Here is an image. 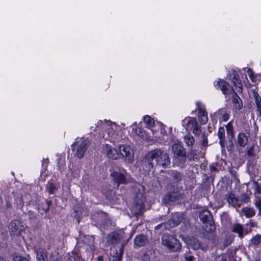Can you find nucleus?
<instances>
[{
	"label": "nucleus",
	"mask_w": 261,
	"mask_h": 261,
	"mask_svg": "<svg viewBox=\"0 0 261 261\" xmlns=\"http://www.w3.org/2000/svg\"><path fill=\"white\" fill-rule=\"evenodd\" d=\"M214 86L216 89H220L222 93L226 96L231 94L230 100L232 105V111L233 113H237L242 109L243 106L242 100L228 82L219 78L214 82Z\"/></svg>",
	"instance_id": "1"
},
{
	"label": "nucleus",
	"mask_w": 261,
	"mask_h": 261,
	"mask_svg": "<svg viewBox=\"0 0 261 261\" xmlns=\"http://www.w3.org/2000/svg\"><path fill=\"white\" fill-rule=\"evenodd\" d=\"M167 192L162 198V201L167 205L174 203L184 198L185 194L182 190H180L177 185L169 184Z\"/></svg>",
	"instance_id": "2"
},
{
	"label": "nucleus",
	"mask_w": 261,
	"mask_h": 261,
	"mask_svg": "<svg viewBox=\"0 0 261 261\" xmlns=\"http://www.w3.org/2000/svg\"><path fill=\"white\" fill-rule=\"evenodd\" d=\"M199 218L203 224V229L207 232H212L216 227L212 214L207 209L201 211L199 215Z\"/></svg>",
	"instance_id": "3"
},
{
	"label": "nucleus",
	"mask_w": 261,
	"mask_h": 261,
	"mask_svg": "<svg viewBox=\"0 0 261 261\" xmlns=\"http://www.w3.org/2000/svg\"><path fill=\"white\" fill-rule=\"evenodd\" d=\"M162 243L164 246H167L172 252L178 251L181 249V246L179 241L172 236H163Z\"/></svg>",
	"instance_id": "4"
},
{
	"label": "nucleus",
	"mask_w": 261,
	"mask_h": 261,
	"mask_svg": "<svg viewBox=\"0 0 261 261\" xmlns=\"http://www.w3.org/2000/svg\"><path fill=\"white\" fill-rule=\"evenodd\" d=\"M112 177V181L114 186L118 188L120 185H126L129 183V180L122 173L117 171H113L110 174Z\"/></svg>",
	"instance_id": "5"
},
{
	"label": "nucleus",
	"mask_w": 261,
	"mask_h": 261,
	"mask_svg": "<svg viewBox=\"0 0 261 261\" xmlns=\"http://www.w3.org/2000/svg\"><path fill=\"white\" fill-rule=\"evenodd\" d=\"M23 230V226L20 221L13 220L9 223V231L11 237L19 236Z\"/></svg>",
	"instance_id": "6"
},
{
	"label": "nucleus",
	"mask_w": 261,
	"mask_h": 261,
	"mask_svg": "<svg viewBox=\"0 0 261 261\" xmlns=\"http://www.w3.org/2000/svg\"><path fill=\"white\" fill-rule=\"evenodd\" d=\"M230 111L225 107L219 109L214 115L219 118L220 122H226L230 118Z\"/></svg>",
	"instance_id": "7"
},
{
	"label": "nucleus",
	"mask_w": 261,
	"mask_h": 261,
	"mask_svg": "<svg viewBox=\"0 0 261 261\" xmlns=\"http://www.w3.org/2000/svg\"><path fill=\"white\" fill-rule=\"evenodd\" d=\"M103 149L110 159L116 160L120 157V153L118 150L108 144L103 145Z\"/></svg>",
	"instance_id": "8"
},
{
	"label": "nucleus",
	"mask_w": 261,
	"mask_h": 261,
	"mask_svg": "<svg viewBox=\"0 0 261 261\" xmlns=\"http://www.w3.org/2000/svg\"><path fill=\"white\" fill-rule=\"evenodd\" d=\"M251 93L254 100V106L255 107L256 115L259 117L261 116V97L255 89H251Z\"/></svg>",
	"instance_id": "9"
},
{
	"label": "nucleus",
	"mask_w": 261,
	"mask_h": 261,
	"mask_svg": "<svg viewBox=\"0 0 261 261\" xmlns=\"http://www.w3.org/2000/svg\"><path fill=\"white\" fill-rule=\"evenodd\" d=\"M90 142L86 139L82 141L80 144L78 146L76 154L78 158L82 159L85 155L86 151L89 146Z\"/></svg>",
	"instance_id": "10"
},
{
	"label": "nucleus",
	"mask_w": 261,
	"mask_h": 261,
	"mask_svg": "<svg viewBox=\"0 0 261 261\" xmlns=\"http://www.w3.org/2000/svg\"><path fill=\"white\" fill-rule=\"evenodd\" d=\"M197 111V116L200 123L202 125L206 124L208 121V116L204 107H201L198 105Z\"/></svg>",
	"instance_id": "11"
},
{
	"label": "nucleus",
	"mask_w": 261,
	"mask_h": 261,
	"mask_svg": "<svg viewBox=\"0 0 261 261\" xmlns=\"http://www.w3.org/2000/svg\"><path fill=\"white\" fill-rule=\"evenodd\" d=\"M230 79L231 80V82L233 86L239 88V92L242 91L243 87L241 80L239 76L235 70H232L231 72L229 75Z\"/></svg>",
	"instance_id": "12"
},
{
	"label": "nucleus",
	"mask_w": 261,
	"mask_h": 261,
	"mask_svg": "<svg viewBox=\"0 0 261 261\" xmlns=\"http://www.w3.org/2000/svg\"><path fill=\"white\" fill-rule=\"evenodd\" d=\"M120 156L121 155L125 158L128 161L132 162L134 157L133 154L131 153V148L128 145H124L120 147Z\"/></svg>",
	"instance_id": "13"
},
{
	"label": "nucleus",
	"mask_w": 261,
	"mask_h": 261,
	"mask_svg": "<svg viewBox=\"0 0 261 261\" xmlns=\"http://www.w3.org/2000/svg\"><path fill=\"white\" fill-rule=\"evenodd\" d=\"M51 204V200L45 199L44 201L38 204V210L41 215H43L44 213L47 214L49 212Z\"/></svg>",
	"instance_id": "14"
},
{
	"label": "nucleus",
	"mask_w": 261,
	"mask_h": 261,
	"mask_svg": "<svg viewBox=\"0 0 261 261\" xmlns=\"http://www.w3.org/2000/svg\"><path fill=\"white\" fill-rule=\"evenodd\" d=\"M168 174L175 184H177L179 183L182 179V173L177 170H169Z\"/></svg>",
	"instance_id": "15"
},
{
	"label": "nucleus",
	"mask_w": 261,
	"mask_h": 261,
	"mask_svg": "<svg viewBox=\"0 0 261 261\" xmlns=\"http://www.w3.org/2000/svg\"><path fill=\"white\" fill-rule=\"evenodd\" d=\"M227 202L233 207L240 206L241 203L238 198L235 196L234 194L232 192H230L227 195H226Z\"/></svg>",
	"instance_id": "16"
},
{
	"label": "nucleus",
	"mask_w": 261,
	"mask_h": 261,
	"mask_svg": "<svg viewBox=\"0 0 261 261\" xmlns=\"http://www.w3.org/2000/svg\"><path fill=\"white\" fill-rule=\"evenodd\" d=\"M163 151L160 149L156 148L150 151L147 154V159L149 161L156 159V161L159 162V159H160L162 155Z\"/></svg>",
	"instance_id": "17"
},
{
	"label": "nucleus",
	"mask_w": 261,
	"mask_h": 261,
	"mask_svg": "<svg viewBox=\"0 0 261 261\" xmlns=\"http://www.w3.org/2000/svg\"><path fill=\"white\" fill-rule=\"evenodd\" d=\"M148 240L145 236L139 234L135 238L134 244L135 246L140 247L145 246Z\"/></svg>",
	"instance_id": "18"
},
{
	"label": "nucleus",
	"mask_w": 261,
	"mask_h": 261,
	"mask_svg": "<svg viewBox=\"0 0 261 261\" xmlns=\"http://www.w3.org/2000/svg\"><path fill=\"white\" fill-rule=\"evenodd\" d=\"M172 150L175 158L186 155L185 149L183 146L177 144H174L172 146Z\"/></svg>",
	"instance_id": "19"
},
{
	"label": "nucleus",
	"mask_w": 261,
	"mask_h": 261,
	"mask_svg": "<svg viewBox=\"0 0 261 261\" xmlns=\"http://www.w3.org/2000/svg\"><path fill=\"white\" fill-rule=\"evenodd\" d=\"M248 142V137L245 133L240 132L238 134L237 143L240 147H245Z\"/></svg>",
	"instance_id": "20"
},
{
	"label": "nucleus",
	"mask_w": 261,
	"mask_h": 261,
	"mask_svg": "<svg viewBox=\"0 0 261 261\" xmlns=\"http://www.w3.org/2000/svg\"><path fill=\"white\" fill-rule=\"evenodd\" d=\"M36 257L38 261H48L46 251L42 248H39L36 253Z\"/></svg>",
	"instance_id": "21"
},
{
	"label": "nucleus",
	"mask_w": 261,
	"mask_h": 261,
	"mask_svg": "<svg viewBox=\"0 0 261 261\" xmlns=\"http://www.w3.org/2000/svg\"><path fill=\"white\" fill-rule=\"evenodd\" d=\"M218 136L219 140V144L221 147H224L225 143V129L224 127H220L218 129Z\"/></svg>",
	"instance_id": "22"
},
{
	"label": "nucleus",
	"mask_w": 261,
	"mask_h": 261,
	"mask_svg": "<svg viewBox=\"0 0 261 261\" xmlns=\"http://www.w3.org/2000/svg\"><path fill=\"white\" fill-rule=\"evenodd\" d=\"M160 159L162 160L161 163H158V164L161 165L163 167L166 168L170 164V159L168 153H163L162 155L160 157Z\"/></svg>",
	"instance_id": "23"
},
{
	"label": "nucleus",
	"mask_w": 261,
	"mask_h": 261,
	"mask_svg": "<svg viewBox=\"0 0 261 261\" xmlns=\"http://www.w3.org/2000/svg\"><path fill=\"white\" fill-rule=\"evenodd\" d=\"M188 119L187 121V118H186L182 121V125L185 127H189L191 125L190 129L192 130L194 128V122L197 121L196 117H188Z\"/></svg>",
	"instance_id": "24"
},
{
	"label": "nucleus",
	"mask_w": 261,
	"mask_h": 261,
	"mask_svg": "<svg viewBox=\"0 0 261 261\" xmlns=\"http://www.w3.org/2000/svg\"><path fill=\"white\" fill-rule=\"evenodd\" d=\"M232 231L238 233L239 237L240 238L244 237V228L243 226L239 223L236 224L233 226Z\"/></svg>",
	"instance_id": "25"
},
{
	"label": "nucleus",
	"mask_w": 261,
	"mask_h": 261,
	"mask_svg": "<svg viewBox=\"0 0 261 261\" xmlns=\"http://www.w3.org/2000/svg\"><path fill=\"white\" fill-rule=\"evenodd\" d=\"M233 120L230 121L226 125V133L228 136L232 138L234 137V128L232 125Z\"/></svg>",
	"instance_id": "26"
},
{
	"label": "nucleus",
	"mask_w": 261,
	"mask_h": 261,
	"mask_svg": "<svg viewBox=\"0 0 261 261\" xmlns=\"http://www.w3.org/2000/svg\"><path fill=\"white\" fill-rule=\"evenodd\" d=\"M185 140L187 146L190 147H192L195 142L194 138L189 132L185 136Z\"/></svg>",
	"instance_id": "27"
},
{
	"label": "nucleus",
	"mask_w": 261,
	"mask_h": 261,
	"mask_svg": "<svg viewBox=\"0 0 261 261\" xmlns=\"http://www.w3.org/2000/svg\"><path fill=\"white\" fill-rule=\"evenodd\" d=\"M14 203L16 204V208L22 210L24 206V201L22 196H17L14 199Z\"/></svg>",
	"instance_id": "28"
},
{
	"label": "nucleus",
	"mask_w": 261,
	"mask_h": 261,
	"mask_svg": "<svg viewBox=\"0 0 261 261\" xmlns=\"http://www.w3.org/2000/svg\"><path fill=\"white\" fill-rule=\"evenodd\" d=\"M143 120L144 122L146 124L148 128H150L154 126V120L149 115L145 116L144 117Z\"/></svg>",
	"instance_id": "29"
},
{
	"label": "nucleus",
	"mask_w": 261,
	"mask_h": 261,
	"mask_svg": "<svg viewBox=\"0 0 261 261\" xmlns=\"http://www.w3.org/2000/svg\"><path fill=\"white\" fill-rule=\"evenodd\" d=\"M244 215L247 218H251L255 216V212L253 208L246 207L243 209Z\"/></svg>",
	"instance_id": "30"
},
{
	"label": "nucleus",
	"mask_w": 261,
	"mask_h": 261,
	"mask_svg": "<svg viewBox=\"0 0 261 261\" xmlns=\"http://www.w3.org/2000/svg\"><path fill=\"white\" fill-rule=\"evenodd\" d=\"M194 127L192 129V132L193 134L195 136H199L201 133V126L198 124L197 121L194 122Z\"/></svg>",
	"instance_id": "31"
},
{
	"label": "nucleus",
	"mask_w": 261,
	"mask_h": 261,
	"mask_svg": "<svg viewBox=\"0 0 261 261\" xmlns=\"http://www.w3.org/2000/svg\"><path fill=\"white\" fill-rule=\"evenodd\" d=\"M81 256L77 251H72V254L69 255L68 261H80Z\"/></svg>",
	"instance_id": "32"
},
{
	"label": "nucleus",
	"mask_w": 261,
	"mask_h": 261,
	"mask_svg": "<svg viewBox=\"0 0 261 261\" xmlns=\"http://www.w3.org/2000/svg\"><path fill=\"white\" fill-rule=\"evenodd\" d=\"M175 160L178 166H183L185 164V163L187 160L186 155H182L179 157H176Z\"/></svg>",
	"instance_id": "33"
},
{
	"label": "nucleus",
	"mask_w": 261,
	"mask_h": 261,
	"mask_svg": "<svg viewBox=\"0 0 261 261\" xmlns=\"http://www.w3.org/2000/svg\"><path fill=\"white\" fill-rule=\"evenodd\" d=\"M200 144L202 147H204V148L207 147L208 146L207 137L204 132L202 134L201 141Z\"/></svg>",
	"instance_id": "34"
},
{
	"label": "nucleus",
	"mask_w": 261,
	"mask_h": 261,
	"mask_svg": "<svg viewBox=\"0 0 261 261\" xmlns=\"http://www.w3.org/2000/svg\"><path fill=\"white\" fill-rule=\"evenodd\" d=\"M251 243L255 246H257L261 242V234H257L251 240Z\"/></svg>",
	"instance_id": "35"
},
{
	"label": "nucleus",
	"mask_w": 261,
	"mask_h": 261,
	"mask_svg": "<svg viewBox=\"0 0 261 261\" xmlns=\"http://www.w3.org/2000/svg\"><path fill=\"white\" fill-rule=\"evenodd\" d=\"M247 73L249 76V79L252 82L256 81V76L255 75V73L251 68H248Z\"/></svg>",
	"instance_id": "36"
},
{
	"label": "nucleus",
	"mask_w": 261,
	"mask_h": 261,
	"mask_svg": "<svg viewBox=\"0 0 261 261\" xmlns=\"http://www.w3.org/2000/svg\"><path fill=\"white\" fill-rule=\"evenodd\" d=\"M57 190V188L53 182H50L47 188V191L50 195H53L55 193V191Z\"/></svg>",
	"instance_id": "37"
},
{
	"label": "nucleus",
	"mask_w": 261,
	"mask_h": 261,
	"mask_svg": "<svg viewBox=\"0 0 261 261\" xmlns=\"http://www.w3.org/2000/svg\"><path fill=\"white\" fill-rule=\"evenodd\" d=\"M246 154L249 157H253L255 155L254 145H252L247 148Z\"/></svg>",
	"instance_id": "38"
},
{
	"label": "nucleus",
	"mask_w": 261,
	"mask_h": 261,
	"mask_svg": "<svg viewBox=\"0 0 261 261\" xmlns=\"http://www.w3.org/2000/svg\"><path fill=\"white\" fill-rule=\"evenodd\" d=\"M241 204L242 203H247L250 201V197L246 194H243L241 195L240 200Z\"/></svg>",
	"instance_id": "39"
},
{
	"label": "nucleus",
	"mask_w": 261,
	"mask_h": 261,
	"mask_svg": "<svg viewBox=\"0 0 261 261\" xmlns=\"http://www.w3.org/2000/svg\"><path fill=\"white\" fill-rule=\"evenodd\" d=\"M253 189L255 194L261 195V187L257 181H254Z\"/></svg>",
	"instance_id": "40"
},
{
	"label": "nucleus",
	"mask_w": 261,
	"mask_h": 261,
	"mask_svg": "<svg viewBox=\"0 0 261 261\" xmlns=\"http://www.w3.org/2000/svg\"><path fill=\"white\" fill-rule=\"evenodd\" d=\"M88 246L91 250L94 251L95 249V246L94 245V238L93 236L90 237L89 243Z\"/></svg>",
	"instance_id": "41"
},
{
	"label": "nucleus",
	"mask_w": 261,
	"mask_h": 261,
	"mask_svg": "<svg viewBox=\"0 0 261 261\" xmlns=\"http://www.w3.org/2000/svg\"><path fill=\"white\" fill-rule=\"evenodd\" d=\"M180 222H181V218L180 217H178V220L177 221L175 220L173 218L172 219H170L168 221V223L170 224V225H171V223L173 224V225L171 226V227H175V226L178 225L180 224Z\"/></svg>",
	"instance_id": "42"
},
{
	"label": "nucleus",
	"mask_w": 261,
	"mask_h": 261,
	"mask_svg": "<svg viewBox=\"0 0 261 261\" xmlns=\"http://www.w3.org/2000/svg\"><path fill=\"white\" fill-rule=\"evenodd\" d=\"M13 261H30L27 258L21 255H15L13 257Z\"/></svg>",
	"instance_id": "43"
},
{
	"label": "nucleus",
	"mask_w": 261,
	"mask_h": 261,
	"mask_svg": "<svg viewBox=\"0 0 261 261\" xmlns=\"http://www.w3.org/2000/svg\"><path fill=\"white\" fill-rule=\"evenodd\" d=\"M135 207L137 208V207H139V212L142 213V210L144 208V202L141 201L140 203H139L136 200L135 201Z\"/></svg>",
	"instance_id": "44"
},
{
	"label": "nucleus",
	"mask_w": 261,
	"mask_h": 261,
	"mask_svg": "<svg viewBox=\"0 0 261 261\" xmlns=\"http://www.w3.org/2000/svg\"><path fill=\"white\" fill-rule=\"evenodd\" d=\"M136 133L140 137H144L145 135V131L140 127H136Z\"/></svg>",
	"instance_id": "45"
},
{
	"label": "nucleus",
	"mask_w": 261,
	"mask_h": 261,
	"mask_svg": "<svg viewBox=\"0 0 261 261\" xmlns=\"http://www.w3.org/2000/svg\"><path fill=\"white\" fill-rule=\"evenodd\" d=\"M186 261H194V257L193 255H187L185 256Z\"/></svg>",
	"instance_id": "46"
},
{
	"label": "nucleus",
	"mask_w": 261,
	"mask_h": 261,
	"mask_svg": "<svg viewBox=\"0 0 261 261\" xmlns=\"http://www.w3.org/2000/svg\"><path fill=\"white\" fill-rule=\"evenodd\" d=\"M116 254L117 255H120L121 256V259L122 258V255L123 254V247L121 246V248L119 249V253L118 254V251L116 250Z\"/></svg>",
	"instance_id": "47"
},
{
	"label": "nucleus",
	"mask_w": 261,
	"mask_h": 261,
	"mask_svg": "<svg viewBox=\"0 0 261 261\" xmlns=\"http://www.w3.org/2000/svg\"><path fill=\"white\" fill-rule=\"evenodd\" d=\"M255 206L261 212V200H258L255 203Z\"/></svg>",
	"instance_id": "48"
},
{
	"label": "nucleus",
	"mask_w": 261,
	"mask_h": 261,
	"mask_svg": "<svg viewBox=\"0 0 261 261\" xmlns=\"http://www.w3.org/2000/svg\"><path fill=\"white\" fill-rule=\"evenodd\" d=\"M6 206L7 208H12V205L11 202L9 200H6Z\"/></svg>",
	"instance_id": "49"
},
{
	"label": "nucleus",
	"mask_w": 261,
	"mask_h": 261,
	"mask_svg": "<svg viewBox=\"0 0 261 261\" xmlns=\"http://www.w3.org/2000/svg\"><path fill=\"white\" fill-rule=\"evenodd\" d=\"M121 256L120 255H117L115 257V259H113V261H121Z\"/></svg>",
	"instance_id": "50"
},
{
	"label": "nucleus",
	"mask_w": 261,
	"mask_h": 261,
	"mask_svg": "<svg viewBox=\"0 0 261 261\" xmlns=\"http://www.w3.org/2000/svg\"><path fill=\"white\" fill-rule=\"evenodd\" d=\"M210 168L211 170H212L213 171H217V168L215 166L211 165L210 166Z\"/></svg>",
	"instance_id": "51"
},
{
	"label": "nucleus",
	"mask_w": 261,
	"mask_h": 261,
	"mask_svg": "<svg viewBox=\"0 0 261 261\" xmlns=\"http://www.w3.org/2000/svg\"><path fill=\"white\" fill-rule=\"evenodd\" d=\"M219 261H227V259L226 256H222Z\"/></svg>",
	"instance_id": "52"
},
{
	"label": "nucleus",
	"mask_w": 261,
	"mask_h": 261,
	"mask_svg": "<svg viewBox=\"0 0 261 261\" xmlns=\"http://www.w3.org/2000/svg\"><path fill=\"white\" fill-rule=\"evenodd\" d=\"M73 210L75 213V216H77L81 214L77 210H75L74 208H73Z\"/></svg>",
	"instance_id": "53"
},
{
	"label": "nucleus",
	"mask_w": 261,
	"mask_h": 261,
	"mask_svg": "<svg viewBox=\"0 0 261 261\" xmlns=\"http://www.w3.org/2000/svg\"><path fill=\"white\" fill-rule=\"evenodd\" d=\"M97 260L98 261H102L103 260V256H98Z\"/></svg>",
	"instance_id": "54"
},
{
	"label": "nucleus",
	"mask_w": 261,
	"mask_h": 261,
	"mask_svg": "<svg viewBox=\"0 0 261 261\" xmlns=\"http://www.w3.org/2000/svg\"><path fill=\"white\" fill-rule=\"evenodd\" d=\"M0 261H6V259L4 258L1 257H0Z\"/></svg>",
	"instance_id": "55"
},
{
	"label": "nucleus",
	"mask_w": 261,
	"mask_h": 261,
	"mask_svg": "<svg viewBox=\"0 0 261 261\" xmlns=\"http://www.w3.org/2000/svg\"><path fill=\"white\" fill-rule=\"evenodd\" d=\"M73 146H74V144H72L71 145V147H72V149L73 150L74 149V148L73 147Z\"/></svg>",
	"instance_id": "56"
},
{
	"label": "nucleus",
	"mask_w": 261,
	"mask_h": 261,
	"mask_svg": "<svg viewBox=\"0 0 261 261\" xmlns=\"http://www.w3.org/2000/svg\"><path fill=\"white\" fill-rule=\"evenodd\" d=\"M251 227H253V226H254V225H253V223H252V224L251 225Z\"/></svg>",
	"instance_id": "57"
},
{
	"label": "nucleus",
	"mask_w": 261,
	"mask_h": 261,
	"mask_svg": "<svg viewBox=\"0 0 261 261\" xmlns=\"http://www.w3.org/2000/svg\"><path fill=\"white\" fill-rule=\"evenodd\" d=\"M112 239H114V238H115V237H114V236H112Z\"/></svg>",
	"instance_id": "58"
},
{
	"label": "nucleus",
	"mask_w": 261,
	"mask_h": 261,
	"mask_svg": "<svg viewBox=\"0 0 261 261\" xmlns=\"http://www.w3.org/2000/svg\"><path fill=\"white\" fill-rule=\"evenodd\" d=\"M0 201L2 202V198L0 199Z\"/></svg>",
	"instance_id": "59"
},
{
	"label": "nucleus",
	"mask_w": 261,
	"mask_h": 261,
	"mask_svg": "<svg viewBox=\"0 0 261 261\" xmlns=\"http://www.w3.org/2000/svg\"><path fill=\"white\" fill-rule=\"evenodd\" d=\"M191 113H194V111H192Z\"/></svg>",
	"instance_id": "60"
}]
</instances>
